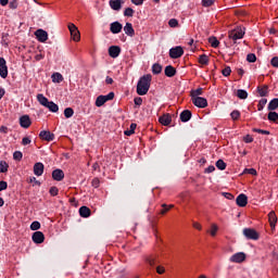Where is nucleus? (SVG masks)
Instances as JSON below:
<instances>
[{
	"mask_svg": "<svg viewBox=\"0 0 278 278\" xmlns=\"http://www.w3.org/2000/svg\"><path fill=\"white\" fill-rule=\"evenodd\" d=\"M153 76L151 74L143 75L137 84V94L140 97H144L147 92H149V88H151V81Z\"/></svg>",
	"mask_w": 278,
	"mask_h": 278,
	"instance_id": "nucleus-1",
	"label": "nucleus"
},
{
	"mask_svg": "<svg viewBox=\"0 0 278 278\" xmlns=\"http://www.w3.org/2000/svg\"><path fill=\"white\" fill-rule=\"evenodd\" d=\"M228 38L233 40L236 45V40H242L244 38V30L241 27L235 28L228 33Z\"/></svg>",
	"mask_w": 278,
	"mask_h": 278,
	"instance_id": "nucleus-2",
	"label": "nucleus"
},
{
	"mask_svg": "<svg viewBox=\"0 0 278 278\" xmlns=\"http://www.w3.org/2000/svg\"><path fill=\"white\" fill-rule=\"evenodd\" d=\"M243 236L248 240H260V233L256 232V230L253 229V228H244L243 229Z\"/></svg>",
	"mask_w": 278,
	"mask_h": 278,
	"instance_id": "nucleus-3",
	"label": "nucleus"
},
{
	"mask_svg": "<svg viewBox=\"0 0 278 278\" xmlns=\"http://www.w3.org/2000/svg\"><path fill=\"white\" fill-rule=\"evenodd\" d=\"M184 55V48L176 46L169 50V58L172 60H179Z\"/></svg>",
	"mask_w": 278,
	"mask_h": 278,
	"instance_id": "nucleus-4",
	"label": "nucleus"
},
{
	"mask_svg": "<svg viewBox=\"0 0 278 278\" xmlns=\"http://www.w3.org/2000/svg\"><path fill=\"white\" fill-rule=\"evenodd\" d=\"M70 34L75 42H79L81 40V35L79 34V29L75 24H68Z\"/></svg>",
	"mask_w": 278,
	"mask_h": 278,
	"instance_id": "nucleus-5",
	"label": "nucleus"
},
{
	"mask_svg": "<svg viewBox=\"0 0 278 278\" xmlns=\"http://www.w3.org/2000/svg\"><path fill=\"white\" fill-rule=\"evenodd\" d=\"M35 36L39 42H47V40H49V33L42 28L37 29Z\"/></svg>",
	"mask_w": 278,
	"mask_h": 278,
	"instance_id": "nucleus-6",
	"label": "nucleus"
},
{
	"mask_svg": "<svg viewBox=\"0 0 278 278\" xmlns=\"http://www.w3.org/2000/svg\"><path fill=\"white\" fill-rule=\"evenodd\" d=\"M0 77L8 79V62L4 58H0Z\"/></svg>",
	"mask_w": 278,
	"mask_h": 278,
	"instance_id": "nucleus-7",
	"label": "nucleus"
},
{
	"mask_svg": "<svg viewBox=\"0 0 278 278\" xmlns=\"http://www.w3.org/2000/svg\"><path fill=\"white\" fill-rule=\"evenodd\" d=\"M247 260V254L244 252H239L233 254L230 258L229 262H232V264H242Z\"/></svg>",
	"mask_w": 278,
	"mask_h": 278,
	"instance_id": "nucleus-8",
	"label": "nucleus"
},
{
	"mask_svg": "<svg viewBox=\"0 0 278 278\" xmlns=\"http://www.w3.org/2000/svg\"><path fill=\"white\" fill-rule=\"evenodd\" d=\"M39 138L41 140H46V142H53V140H55V135L49 130H41L39 134Z\"/></svg>",
	"mask_w": 278,
	"mask_h": 278,
	"instance_id": "nucleus-9",
	"label": "nucleus"
},
{
	"mask_svg": "<svg viewBox=\"0 0 278 278\" xmlns=\"http://www.w3.org/2000/svg\"><path fill=\"white\" fill-rule=\"evenodd\" d=\"M191 101L193 103V105H195V108H207V99L205 98H191Z\"/></svg>",
	"mask_w": 278,
	"mask_h": 278,
	"instance_id": "nucleus-10",
	"label": "nucleus"
},
{
	"mask_svg": "<svg viewBox=\"0 0 278 278\" xmlns=\"http://www.w3.org/2000/svg\"><path fill=\"white\" fill-rule=\"evenodd\" d=\"M236 203L239 207H247L249 203V198L247 197V194L240 193L236 199Z\"/></svg>",
	"mask_w": 278,
	"mask_h": 278,
	"instance_id": "nucleus-11",
	"label": "nucleus"
},
{
	"mask_svg": "<svg viewBox=\"0 0 278 278\" xmlns=\"http://www.w3.org/2000/svg\"><path fill=\"white\" fill-rule=\"evenodd\" d=\"M31 240L35 244H42V242H45V233L42 231H35L31 236Z\"/></svg>",
	"mask_w": 278,
	"mask_h": 278,
	"instance_id": "nucleus-12",
	"label": "nucleus"
},
{
	"mask_svg": "<svg viewBox=\"0 0 278 278\" xmlns=\"http://www.w3.org/2000/svg\"><path fill=\"white\" fill-rule=\"evenodd\" d=\"M20 125L24 129H29L31 127V119L29 118V115H23L20 117Z\"/></svg>",
	"mask_w": 278,
	"mask_h": 278,
	"instance_id": "nucleus-13",
	"label": "nucleus"
},
{
	"mask_svg": "<svg viewBox=\"0 0 278 278\" xmlns=\"http://www.w3.org/2000/svg\"><path fill=\"white\" fill-rule=\"evenodd\" d=\"M45 173V164L41 162H38L34 165V175L36 177H42V174Z\"/></svg>",
	"mask_w": 278,
	"mask_h": 278,
	"instance_id": "nucleus-14",
	"label": "nucleus"
},
{
	"mask_svg": "<svg viewBox=\"0 0 278 278\" xmlns=\"http://www.w3.org/2000/svg\"><path fill=\"white\" fill-rule=\"evenodd\" d=\"M110 31L112 34H121L123 31V24L119 22H113L110 24Z\"/></svg>",
	"mask_w": 278,
	"mask_h": 278,
	"instance_id": "nucleus-15",
	"label": "nucleus"
},
{
	"mask_svg": "<svg viewBox=\"0 0 278 278\" xmlns=\"http://www.w3.org/2000/svg\"><path fill=\"white\" fill-rule=\"evenodd\" d=\"M123 0H110L109 5L112 10H115V12H119V10L123 8Z\"/></svg>",
	"mask_w": 278,
	"mask_h": 278,
	"instance_id": "nucleus-16",
	"label": "nucleus"
},
{
	"mask_svg": "<svg viewBox=\"0 0 278 278\" xmlns=\"http://www.w3.org/2000/svg\"><path fill=\"white\" fill-rule=\"evenodd\" d=\"M109 55L110 58L116 59L118 55H121V47L118 46H111L109 48Z\"/></svg>",
	"mask_w": 278,
	"mask_h": 278,
	"instance_id": "nucleus-17",
	"label": "nucleus"
},
{
	"mask_svg": "<svg viewBox=\"0 0 278 278\" xmlns=\"http://www.w3.org/2000/svg\"><path fill=\"white\" fill-rule=\"evenodd\" d=\"M52 179L54 181H62L64 179V170L56 168L52 172Z\"/></svg>",
	"mask_w": 278,
	"mask_h": 278,
	"instance_id": "nucleus-18",
	"label": "nucleus"
},
{
	"mask_svg": "<svg viewBox=\"0 0 278 278\" xmlns=\"http://www.w3.org/2000/svg\"><path fill=\"white\" fill-rule=\"evenodd\" d=\"M159 122L161 123V125H164V127H168V125L173 123V117L170 116V114H164L159 118Z\"/></svg>",
	"mask_w": 278,
	"mask_h": 278,
	"instance_id": "nucleus-19",
	"label": "nucleus"
},
{
	"mask_svg": "<svg viewBox=\"0 0 278 278\" xmlns=\"http://www.w3.org/2000/svg\"><path fill=\"white\" fill-rule=\"evenodd\" d=\"M124 31L126 36H130V38H134L136 36V30H134V25L131 23L127 22L126 25L124 26Z\"/></svg>",
	"mask_w": 278,
	"mask_h": 278,
	"instance_id": "nucleus-20",
	"label": "nucleus"
},
{
	"mask_svg": "<svg viewBox=\"0 0 278 278\" xmlns=\"http://www.w3.org/2000/svg\"><path fill=\"white\" fill-rule=\"evenodd\" d=\"M268 220L271 229H275L277 227V214H275V211L268 213Z\"/></svg>",
	"mask_w": 278,
	"mask_h": 278,
	"instance_id": "nucleus-21",
	"label": "nucleus"
},
{
	"mask_svg": "<svg viewBox=\"0 0 278 278\" xmlns=\"http://www.w3.org/2000/svg\"><path fill=\"white\" fill-rule=\"evenodd\" d=\"M192 118V112L190 110H185L180 113L181 123H188Z\"/></svg>",
	"mask_w": 278,
	"mask_h": 278,
	"instance_id": "nucleus-22",
	"label": "nucleus"
},
{
	"mask_svg": "<svg viewBox=\"0 0 278 278\" xmlns=\"http://www.w3.org/2000/svg\"><path fill=\"white\" fill-rule=\"evenodd\" d=\"M164 73L166 77H175L177 75V70L173 65H167Z\"/></svg>",
	"mask_w": 278,
	"mask_h": 278,
	"instance_id": "nucleus-23",
	"label": "nucleus"
},
{
	"mask_svg": "<svg viewBox=\"0 0 278 278\" xmlns=\"http://www.w3.org/2000/svg\"><path fill=\"white\" fill-rule=\"evenodd\" d=\"M79 214H80L81 218H88V217H90V214H91L90 207H88V206H81V207L79 208Z\"/></svg>",
	"mask_w": 278,
	"mask_h": 278,
	"instance_id": "nucleus-24",
	"label": "nucleus"
},
{
	"mask_svg": "<svg viewBox=\"0 0 278 278\" xmlns=\"http://www.w3.org/2000/svg\"><path fill=\"white\" fill-rule=\"evenodd\" d=\"M260 97H268V86L267 85H263V86H258L256 88Z\"/></svg>",
	"mask_w": 278,
	"mask_h": 278,
	"instance_id": "nucleus-25",
	"label": "nucleus"
},
{
	"mask_svg": "<svg viewBox=\"0 0 278 278\" xmlns=\"http://www.w3.org/2000/svg\"><path fill=\"white\" fill-rule=\"evenodd\" d=\"M37 101L40 103V105H43V108H47L49 103V99L42 93L37 94Z\"/></svg>",
	"mask_w": 278,
	"mask_h": 278,
	"instance_id": "nucleus-26",
	"label": "nucleus"
},
{
	"mask_svg": "<svg viewBox=\"0 0 278 278\" xmlns=\"http://www.w3.org/2000/svg\"><path fill=\"white\" fill-rule=\"evenodd\" d=\"M278 109V98H274L269 103H268V106H267V110L269 112H275V110Z\"/></svg>",
	"mask_w": 278,
	"mask_h": 278,
	"instance_id": "nucleus-27",
	"label": "nucleus"
},
{
	"mask_svg": "<svg viewBox=\"0 0 278 278\" xmlns=\"http://www.w3.org/2000/svg\"><path fill=\"white\" fill-rule=\"evenodd\" d=\"M46 108L50 111V112H58L60 110V106H58V104H55V102L53 101H49L48 104H46Z\"/></svg>",
	"mask_w": 278,
	"mask_h": 278,
	"instance_id": "nucleus-28",
	"label": "nucleus"
},
{
	"mask_svg": "<svg viewBox=\"0 0 278 278\" xmlns=\"http://www.w3.org/2000/svg\"><path fill=\"white\" fill-rule=\"evenodd\" d=\"M201 94H203V88H198V89L191 90L190 92L191 99H198L201 97Z\"/></svg>",
	"mask_w": 278,
	"mask_h": 278,
	"instance_id": "nucleus-29",
	"label": "nucleus"
},
{
	"mask_svg": "<svg viewBox=\"0 0 278 278\" xmlns=\"http://www.w3.org/2000/svg\"><path fill=\"white\" fill-rule=\"evenodd\" d=\"M268 121H270V123H277L278 121V113L275 111H270L267 115Z\"/></svg>",
	"mask_w": 278,
	"mask_h": 278,
	"instance_id": "nucleus-30",
	"label": "nucleus"
},
{
	"mask_svg": "<svg viewBox=\"0 0 278 278\" xmlns=\"http://www.w3.org/2000/svg\"><path fill=\"white\" fill-rule=\"evenodd\" d=\"M237 97L238 99H249V92H247V90H243V89H239L237 90Z\"/></svg>",
	"mask_w": 278,
	"mask_h": 278,
	"instance_id": "nucleus-31",
	"label": "nucleus"
},
{
	"mask_svg": "<svg viewBox=\"0 0 278 278\" xmlns=\"http://www.w3.org/2000/svg\"><path fill=\"white\" fill-rule=\"evenodd\" d=\"M199 64H203L204 66H207L210 64V58L207 56V54L200 55Z\"/></svg>",
	"mask_w": 278,
	"mask_h": 278,
	"instance_id": "nucleus-32",
	"label": "nucleus"
},
{
	"mask_svg": "<svg viewBox=\"0 0 278 278\" xmlns=\"http://www.w3.org/2000/svg\"><path fill=\"white\" fill-rule=\"evenodd\" d=\"M105 103H108V102H106L104 96H99V97L97 98V100H96V106H97V108H101V106L105 105Z\"/></svg>",
	"mask_w": 278,
	"mask_h": 278,
	"instance_id": "nucleus-33",
	"label": "nucleus"
},
{
	"mask_svg": "<svg viewBox=\"0 0 278 278\" xmlns=\"http://www.w3.org/2000/svg\"><path fill=\"white\" fill-rule=\"evenodd\" d=\"M152 73L153 75H160V73H162V65L159 63H154L152 65Z\"/></svg>",
	"mask_w": 278,
	"mask_h": 278,
	"instance_id": "nucleus-34",
	"label": "nucleus"
},
{
	"mask_svg": "<svg viewBox=\"0 0 278 278\" xmlns=\"http://www.w3.org/2000/svg\"><path fill=\"white\" fill-rule=\"evenodd\" d=\"M52 81L61 84V81H64V76H62L60 73H55L52 75Z\"/></svg>",
	"mask_w": 278,
	"mask_h": 278,
	"instance_id": "nucleus-35",
	"label": "nucleus"
},
{
	"mask_svg": "<svg viewBox=\"0 0 278 278\" xmlns=\"http://www.w3.org/2000/svg\"><path fill=\"white\" fill-rule=\"evenodd\" d=\"M136 127H138L137 124H130L129 130L124 131L125 136H134V134H136Z\"/></svg>",
	"mask_w": 278,
	"mask_h": 278,
	"instance_id": "nucleus-36",
	"label": "nucleus"
},
{
	"mask_svg": "<svg viewBox=\"0 0 278 278\" xmlns=\"http://www.w3.org/2000/svg\"><path fill=\"white\" fill-rule=\"evenodd\" d=\"M208 42L213 49H217L218 45H220V41L216 37H210Z\"/></svg>",
	"mask_w": 278,
	"mask_h": 278,
	"instance_id": "nucleus-37",
	"label": "nucleus"
},
{
	"mask_svg": "<svg viewBox=\"0 0 278 278\" xmlns=\"http://www.w3.org/2000/svg\"><path fill=\"white\" fill-rule=\"evenodd\" d=\"M215 166L216 168H218V170H225V168H227V163H225V161L223 160H218L216 163H215Z\"/></svg>",
	"mask_w": 278,
	"mask_h": 278,
	"instance_id": "nucleus-38",
	"label": "nucleus"
},
{
	"mask_svg": "<svg viewBox=\"0 0 278 278\" xmlns=\"http://www.w3.org/2000/svg\"><path fill=\"white\" fill-rule=\"evenodd\" d=\"M267 103H268V100L266 98L261 99L257 104L258 112H262V110H264Z\"/></svg>",
	"mask_w": 278,
	"mask_h": 278,
	"instance_id": "nucleus-39",
	"label": "nucleus"
},
{
	"mask_svg": "<svg viewBox=\"0 0 278 278\" xmlns=\"http://www.w3.org/2000/svg\"><path fill=\"white\" fill-rule=\"evenodd\" d=\"M146 262L149 264V266H155L156 264H160L156 257L149 256Z\"/></svg>",
	"mask_w": 278,
	"mask_h": 278,
	"instance_id": "nucleus-40",
	"label": "nucleus"
},
{
	"mask_svg": "<svg viewBox=\"0 0 278 278\" xmlns=\"http://www.w3.org/2000/svg\"><path fill=\"white\" fill-rule=\"evenodd\" d=\"M8 168H10V165L5 161L0 162V173H8Z\"/></svg>",
	"mask_w": 278,
	"mask_h": 278,
	"instance_id": "nucleus-41",
	"label": "nucleus"
},
{
	"mask_svg": "<svg viewBox=\"0 0 278 278\" xmlns=\"http://www.w3.org/2000/svg\"><path fill=\"white\" fill-rule=\"evenodd\" d=\"M73 114H75V111L72 108H66L64 110L65 118H72Z\"/></svg>",
	"mask_w": 278,
	"mask_h": 278,
	"instance_id": "nucleus-42",
	"label": "nucleus"
},
{
	"mask_svg": "<svg viewBox=\"0 0 278 278\" xmlns=\"http://www.w3.org/2000/svg\"><path fill=\"white\" fill-rule=\"evenodd\" d=\"M247 62H250L251 64L257 62V56L255 55V53H249L247 55Z\"/></svg>",
	"mask_w": 278,
	"mask_h": 278,
	"instance_id": "nucleus-43",
	"label": "nucleus"
},
{
	"mask_svg": "<svg viewBox=\"0 0 278 278\" xmlns=\"http://www.w3.org/2000/svg\"><path fill=\"white\" fill-rule=\"evenodd\" d=\"M217 232H218V226L216 224H212L211 231H210L211 236L214 238V237H216Z\"/></svg>",
	"mask_w": 278,
	"mask_h": 278,
	"instance_id": "nucleus-44",
	"label": "nucleus"
},
{
	"mask_svg": "<svg viewBox=\"0 0 278 278\" xmlns=\"http://www.w3.org/2000/svg\"><path fill=\"white\" fill-rule=\"evenodd\" d=\"M30 229L31 231H38V229H40V222L35 220L30 224Z\"/></svg>",
	"mask_w": 278,
	"mask_h": 278,
	"instance_id": "nucleus-45",
	"label": "nucleus"
},
{
	"mask_svg": "<svg viewBox=\"0 0 278 278\" xmlns=\"http://www.w3.org/2000/svg\"><path fill=\"white\" fill-rule=\"evenodd\" d=\"M13 160H16L17 162H21V160H23V152L21 151H15L13 153Z\"/></svg>",
	"mask_w": 278,
	"mask_h": 278,
	"instance_id": "nucleus-46",
	"label": "nucleus"
},
{
	"mask_svg": "<svg viewBox=\"0 0 278 278\" xmlns=\"http://www.w3.org/2000/svg\"><path fill=\"white\" fill-rule=\"evenodd\" d=\"M60 192V189H58V187H51L49 190V193L51 194V197H58Z\"/></svg>",
	"mask_w": 278,
	"mask_h": 278,
	"instance_id": "nucleus-47",
	"label": "nucleus"
},
{
	"mask_svg": "<svg viewBox=\"0 0 278 278\" xmlns=\"http://www.w3.org/2000/svg\"><path fill=\"white\" fill-rule=\"evenodd\" d=\"M253 131L255 134H263L265 136H270V131H268V130H264V129H260V128H253Z\"/></svg>",
	"mask_w": 278,
	"mask_h": 278,
	"instance_id": "nucleus-48",
	"label": "nucleus"
},
{
	"mask_svg": "<svg viewBox=\"0 0 278 278\" xmlns=\"http://www.w3.org/2000/svg\"><path fill=\"white\" fill-rule=\"evenodd\" d=\"M230 116H231L232 121H238V118H240V111H238V110L232 111Z\"/></svg>",
	"mask_w": 278,
	"mask_h": 278,
	"instance_id": "nucleus-49",
	"label": "nucleus"
},
{
	"mask_svg": "<svg viewBox=\"0 0 278 278\" xmlns=\"http://www.w3.org/2000/svg\"><path fill=\"white\" fill-rule=\"evenodd\" d=\"M168 25H169V27H178L179 26V21H177V18H170L168 21Z\"/></svg>",
	"mask_w": 278,
	"mask_h": 278,
	"instance_id": "nucleus-50",
	"label": "nucleus"
},
{
	"mask_svg": "<svg viewBox=\"0 0 278 278\" xmlns=\"http://www.w3.org/2000/svg\"><path fill=\"white\" fill-rule=\"evenodd\" d=\"M222 75H224V77H229V75H231V67L226 66V67L222 71Z\"/></svg>",
	"mask_w": 278,
	"mask_h": 278,
	"instance_id": "nucleus-51",
	"label": "nucleus"
},
{
	"mask_svg": "<svg viewBox=\"0 0 278 278\" xmlns=\"http://www.w3.org/2000/svg\"><path fill=\"white\" fill-rule=\"evenodd\" d=\"M214 1L216 0H202V5L204 8H211V5H214Z\"/></svg>",
	"mask_w": 278,
	"mask_h": 278,
	"instance_id": "nucleus-52",
	"label": "nucleus"
},
{
	"mask_svg": "<svg viewBox=\"0 0 278 278\" xmlns=\"http://www.w3.org/2000/svg\"><path fill=\"white\" fill-rule=\"evenodd\" d=\"M243 173L253 176L257 175V170L255 168H245Z\"/></svg>",
	"mask_w": 278,
	"mask_h": 278,
	"instance_id": "nucleus-53",
	"label": "nucleus"
},
{
	"mask_svg": "<svg viewBox=\"0 0 278 278\" xmlns=\"http://www.w3.org/2000/svg\"><path fill=\"white\" fill-rule=\"evenodd\" d=\"M9 8H10V10H16V8H18V1L17 0H12L9 3Z\"/></svg>",
	"mask_w": 278,
	"mask_h": 278,
	"instance_id": "nucleus-54",
	"label": "nucleus"
},
{
	"mask_svg": "<svg viewBox=\"0 0 278 278\" xmlns=\"http://www.w3.org/2000/svg\"><path fill=\"white\" fill-rule=\"evenodd\" d=\"M134 9L131 8H126L124 11V16H134Z\"/></svg>",
	"mask_w": 278,
	"mask_h": 278,
	"instance_id": "nucleus-55",
	"label": "nucleus"
},
{
	"mask_svg": "<svg viewBox=\"0 0 278 278\" xmlns=\"http://www.w3.org/2000/svg\"><path fill=\"white\" fill-rule=\"evenodd\" d=\"M91 186L92 188H99V186H101V180H99V178H93L91 181Z\"/></svg>",
	"mask_w": 278,
	"mask_h": 278,
	"instance_id": "nucleus-56",
	"label": "nucleus"
},
{
	"mask_svg": "<svg viewBox=\"0 0 278 278\" xmlns=\"http://www.w3.org/2000/svg\"><path fill=\"white\" fill-rule=\"evenodd\" d=\"M3 190H8V181L0 180V192H3Z\"/></svg>",
	"mask_w": 278,
	"mask_h": 278,
	"instance_id": "nucleus-57",
	"label": "nucleus"
},
{
	"mask_svg": "<svg viewBox=\"0 0 278 278\" xmlns=\"http://www.w3.org/2000/svg\"><path fill=\"white\" fill-rule=\"evenodd\" d=\"M161 207H163L160 212L162 216H164L167 212H169L168 205L167 204H162Z\"/></svg>",
	"mask_w": 278,
	"mask_h": 278,
	"instance_id": "nucleus-58",
	"label": "nucleus"
},
{
	"mask_svg": "<svg viewBox=\"0 0 278 278\" xmlns=\"http://www.w3.org/2000/svg\"><path fill=\"white\" fill-rule=\"evenodd\" d=\"M22 144H23L24 147H27V144H31V139H30L29 137H24V138L22 139Z\"/></svg>",
	"mask_w": 278,
	"mask_h": 278,
	"instance_id": "nucleus-59",
	"label": "nucleus"
},
{
	"mask_svg": "<svg viewBox=\"0 0 278 278\" xmlns=\"http://www.w3.org/2000/svg\"><path fill=\"white\" fill-rule=\"evenodd\" d=\"M271 66H274V68H278V56H274L270 61Z\"/></svg>",
	"mask_w": 278,
	"mask_h": 278,
	"instance_id": "nucleus-60",
	"label": "nucleus"
},
{
	"mask_svg": "<svg viewBox=\"0 0 278 278\" xmlns=\"http://www.w3.org/2000/svg\"><path fill=\"white\" fill-rule=\"evenodd\" d=\"M105 101H112L114 99V92L111 91L106 96H104Z\"/></svg>",
	"mask_w": 278,
	"mask_h": 278,
	"instance_id": "nucleus-61",
	"label": "nucleus"
},
{
	"mask_svg": "<svg viewBox=\"0 0 278 278\" xmlns=\"http://www.w3.org/2000/svg\"><path fill=\"white\" fill-rule=\"evenodd\" d=\"M214 170H216V167L214 165H210L204 169V173L210 174V173H214Z\"/></svg>",
	"mask_w": 278,
	"mask_h": 278,
	"instance_id": "nucleus-62",
	"label": "nucleus"
},
{
	"mask_svg": "<svg viewBox=\"0 0 278 278\" xmlns=\"http://www.w3.org/2000/svg\"><path fill=\"white\" fill-rule=\"evenodd\" d=\"M243 141H244L247 144H250V142H253V137H251V135H247V136L243 138Z\"/></svg>",
	"mask_w": 278,
	"mask_h": 278,
	"instance_id": "nucleus-63",
	"label": "nucleus"
},
{
	"mask_svg": "<svg viewBox=\"0 0 278 278\" xmlns=\"http://www.w3.org/2000/svg\"><path fill=\"white\" fill-rule=\"evenodd\" d=\"M134 103H135V105H142V98H140V97L135 98Z\"/></svg>",
	"mask_w": 278,
	"mask_h": 278,
	"instance_id": "nucleus-64",
	"label": "nucleus"
}]
</instances>
